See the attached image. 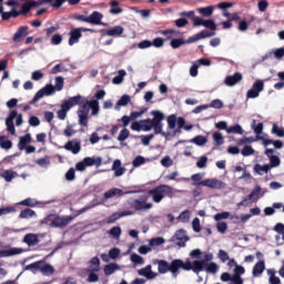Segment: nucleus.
Segmentation results:
<instances>
[{
  "label": "nucleus",
  "mask_w": 284,
  "mask_h": 284,
  "mask_svg": "<svg viewBox=\"0 0 284 284\" xmlns=\"http://www.w3.org/2000/svg\"><path fill=\"white\" fill-rule=\"evenodd\" d=\"M254 172L256 174H260V176H263V172L265 174H267V172H270V164H264V165L255 164L254 165Z\"/></svg>",
  "instance_id": "obj_37"
},
{
  "label": "nucleus",
  "mask_w": 284,
  "mask_h": 284,
  "mask_svg": "<svg viewBox=\"0 0 284 284\" xmlns=\"http://www.w3.org/2000/svg\"><path fill=\"white\" fill-rule=\"evenodd\" d=\"M209 108H213L214 110H221L223 108V101L215 99L210 103Z\"/></svg>",
  "instance_id": "obj_64"
},
{
  "label": "nucleus",
  "mask_w": 284,
  "mask_h": 284,
  "mask_svg": "<svg viewBox=\"0 0 284 284\" xmlns=\"http://www.w3.org/2000/svg\"><path fill=\"white\" fill-rule=\"evenodd\" d=\"M125 74H128L125 72V70H120L118 72V75H115L113 79H112V83L113 85H121V83H123V79L125 78Z\"/></svg>",
  "instance_id": "obj_38"
},
{
  "label": "nucleus",
  "mask_w": 284,
  "mask_h": 284,
  "mask_svg": "<svg viewBox=\"0 0 284 284\" xmlns=\"http://www.w3.org/2000/svg\"><path fill=\"white\" fill-rule=\"evenodd\" d=\"M64 176L67 181H74V179H77V171L74 168H71L67 171Z\"/></svg>",
  "instance_id": "obj_62"
},
{
  "label": "nucleus",
  "mask_w": 284,
  "mask_h": 284,
  "mask_svg": "<svg viewBox=\"0 0 284 284\" xmlns=\"http://www.w3.org/2000/svg\"><path fill=\"white\" fill-rule=\"evenodd\" d=\"M200 262H204L203 270H205V272H207L209 274H216V272H219L217 263H214V262L207 263L203 260H200Z\"/></svg>",
  "instance_id": "obj_26"
},
{
  "label": "nucleus",
  "mask_w": 284,
  "mask_h": 284,
  "mask_svg": "<svg viewBox=\"0 0 284 284\" xmlns=\"http://www.w3.org/2000/svg\"><path fill=\"white\" fill-rule=\"evenodd\" d=\"M270 159V169L271 168H278V165H281V158H278L277 155H272L268 158Z\"/></svg>",
  "instance_id": "obj_57"
},
{
  "label": "nucleus",
  "mask_w": 284,
  "mask_h": 284,
  "mask_svg": "<svg viewBox=\"0 0 284 284\" xmlns=\"http://www.w3.org/2000/svg\"><path fill=\"white\" fill-rule=\"evenodd\" d=\"M197 12L202 14V17H212L214 14V7H204V8H199Z\"/></svg>",
  "instance_id": "obj_41"
},
{
  "label": "nucleus",
  "mask_w": 284,
  "mask_h": 284,
  "mask_svg": "<svg viewBox=\"0 0 284 284\" xmlns=\"http://www.w3.org/2000/svg\"><path fill=\"white\" fill-rule=\"evenodd\" d=\"M18 205H24L26 207H34L37 205V201L32 197H28L18 203Z\"/></svg>",
  "instance_id": "obj_54"
},
{
  "label": "nucleus",
  "mask_w": 284,
  "mask_h": 284,
  "mask_svg": "<svg viewBox=\"0 0 284 284\" xmlns=\"http://www.w3.org/2000/svg\"><path fill=\"white\" fill-rule=\"evenodd\" d=\"M129 138H130V130L123 129L118 136V141H120V143H123V141H125Z\"/></svg>",
  "instance_id": "obj_61"
},
{
  "label": "nucleus",
  "mask_w": 284,
  "mask_h": 284,
  "mask_svg": "<svg viewBox=\"0 0 284 284\" xmlns=\"http://www.w3.org/2000/svg\"><path fill=\"white\" fill-rule=\"evenodd\" d=\"M130 101H132V99L130 98V95L124 94L121 97V99L116 102L115 108H125V105H128V103H130Z\"/></svg>",
  "instance_id": "obj_44"
},
{
  "label": "nucleus",
  "mask_w": 284,
  "mask_h": 284,
  "mask_svg": "<svg viewBox=\"0 0 284 284\" xmlns=\"http://www.w3.org/2000/svg\"><path fill=\"white\" fill-rule=\"evenodd\" d=\"M151 116L153 119H145L144 123H148L145 130L154 129V134H161L168 138V133L163 132V121L165 120V114L159 110L151 111Z\"/></svg>",
  "instance_id": "obj_1"
},
{
  "label": "nucleus",
  "mask_w": 284,
  "mask_h": 284,
  "mask_svg": "<svg viewBox=\"0 0 284 284\" xmlns=\"http://www.w3.org/2000/svg\"><path fill=\"white\" fill-rule=\"evenodd\" d=\"M78 114H90V101L84 100L80 103Z\"/></svg>",
  "instance_id": "obj_34"
},
{
  "label": "nucleus",
  "mask_w": 284,
  "mask_h": 284,
  "mask_svg": "<svg viewBox=\"0 0 284 284\" xmlns=\"http://www.w3.org/2000/svg\"><path fill=\"white\" fill-rule=\"evenodd\" d=\"M132 214H134V212H132V211H123V212L113 213L109 217V223H114V221H119V219H123V216H132Z\"/></svg>",
  "instance_id": "obj_29"
},
{
  "label": "nucleus",
  "mask_w": 284,
  "mask_h": 284,
  "mask_svg": "<svg viewBox=\"0 0 284 284\" xmlns=\"http://www.w3.org/2000/svg\"><path fill=\"white\" fill-rule=\"evenodd\" d=\"M37 6H39V2L37 1H27L22 4L21 10H20V14H28V12H30V10H32V8H37Z\"/></svg>",
  "instance_id": "obj_28"
},
{
  "label": "nucleus",
  "mask_w": 284,
  "mask_h": 284,
  "mask_svg": "<svg viewBox=\"0 0 284 284\" xmlns=\"http://www.w3.org/2000/svg\"><path fill=\"white\" fill-rule=\"evenodd\" d=\"M156 263L159 274H168V272H171L173 278H176V270L174 268L175 260L171 263L165 260H158Z\"/></svg>",
  "instance_id": "obj_6"
},
{
  "label": "nucleus",
  "mask_w": 284,
  "mask_h": 284,
  "mask_svg": "<svg viewBox=\"0 0 284 284\" xmlns=\"http://www.w3.org/2000/svg\"><path fill=\"white\" fill-rule=\"evenodd\" d=\"M133 168H141V165H145V158L143 155H138L132 162Z\"/></svg>",
  "instance_id": "obj_55"
},
{
  "label": "nucleus",
  "mask_w": 284,
  "mask_h": 284,
  "mask_svg": "<svg viewBox=\"0 0 284 284\" xmlns=\"http://www.w3.org/2000/svg\"><path fill=\"white\" fill-rule=\"evenodd\" d=\"M254 149L250 145H245L242 151H241V154L242 156H252V154H254Z\"/></svg>",
  "instance_id": "obj_63"
},
{
  "label": "nucleus",
  "mask_w": 284,
  "mask_h": 284,
  "mask_svg": "<svg viewBox=\"0 0 284 284\" xmlns=\"http://www.w3.org/2000/svg\"><path fill=\"white\" fill-rule=\"evenodd\" d=\"M191 143H194V145H205V143H207V138L203 135H196L191 140Z\"/></svg>",
  "instance_id": "obj_49"
},
{
  "label": "nucleus",
  "mask_w": 284,
  "mask_h": 284,
  "mask_svg": "<svg viewBox=\"0 0 284 284\" xmlns=\"http://www.w3.org/2000/svg\"><path fill=\"white\" fill-rule=\"evenodd\" d=\"M148 195H142L139 199H135L131 202V207H134L136 212H143L146 210H152L154 204L148 203Z\"/></svg>",
  "instance_id": "obj_5"
},
{
  "label": "nucleus",
  "mask_w": 284,
  "mask_h": 284,
  "mask_svg": "<svg viewBox=\"0 0 284 284\" xmlns=\"http://www.w3.org/2000/svg\"><path fill=\"white\" fill-rule=\"evenodd\" d=\"M29 143H32V134L27 133L24 136H20L18 142L19 150H26Z\"/></svg>",
  "instance_id": "obj_25"
},
{
  "label": "nucleus",
  "mask_w": 284,
  "mask_h": 284,
  "mask_svg": "<svg viewBox=\"0 0 284 284\" xmlns=\"http://www.w3.org/2000/svg\"><path fill=\"white\" fill-rule=\"evenodd\" d=\"M215 36H216V32L214 31L202 30L199 33L190 37L186 43H196V41H201V39H210V37H215Z\"/></svg>",
  "instance_id": "obj_13"
},
{
  "label": "nucleus",
  "mask_w": 284,
  "mask_h": 284,
  "mask_svg": "<svg viewBox=\"0 0 284 284\" xmlns=\"http://www.w3.org/2000/svg\"><path fill=\"white\" fill-rule=\"evenodd\" d=\"M23 248H10V250H0V258H8L10 256H17V254H22Z\"/></svg>",
  "instance_id": "obj_22"
},
{
  "label": "nucleus",
  "mask_w": 284,
  "mask_h": 284,
  "mask_svg": "<svg viewBox=\"0 0 284 284\" xmlns=\"http://www.w3.org/2000/svg\"><path fill=\"white\" fill-rule=\"evenodd\" d=\"M256 18L255 17H251L250 20H240L239 26H237V30H240V32H247L248 28H250V23H252V21H255Z\"/></svg>",
  "instance_id": "obj_32"
},
{
  "label": "nucleus",
  "mask_w": 284,
  "mask_h": 284,
  "mask_svg": "<svg viewBox=\"0 0 284 284\" xmlns=\"http://www.w3.org/2000/svg\"><path fill=\"white\" fill-rule=\"evenodd\" d=\"M54 92H57L54 85L47 84L34 94L33 99L29 103L30 105H34V103H37L40 99H43L44 97H52Z\"/></svg>",
  "instance_id": "obj_8"
},
{
  "label": "nucleus",
  "mask_w": 284,
  "mask_h": 284,
  "mask_svg": "<svg viewBox=\"0 0 284 284\" xmlns=\"http://www.w3.org/2000/svg\"><path fill=\"white\" fill-rule=\"evenodd\" d=\"M227 134H243V126L235 124L226 129Z\"/></svg>",
  "instance_id": "obj_45"
},
{
  "label": "nucleus",
  "mask_w": 284,
  "mask_h": 284,
  "mask_svg": "<svg viewBox=\"0 0 284 284\" xmlns=\"http://www.w3.org/2000/svg\"><path fill=\"white\" fill-rule=\"evenodd\" d=\"M116 270H119V264L116 263L106 264L104 266V274L105 276H112V273L116 272Z\"/></svg>",
  "instance_id": "obj_39"
},
{
  "label": "nucleus",
  "mask_w": 284,
  "mask_h": 284,
  "mask_svg": "<svg viewBox=\"0 0 284 284\" xmlns=\"http://www.w3.org/2000/svg\"><path fill=\"white\" fill-rule=\"evenodd\" d=\"M189 241L190 237L187 236V233L183 229L178 230L175 234L171 237V243H175L178 247H185Z\"/></svg>",
  "instance_id": "obj_9"
},
{
  "label": "nucleus",
  "mask_w": 284,
  "mask_h": 284,
  "mask_svg": "<svg viewBox=\"0 0 284 284\" xmlns=\"http://www.w3.org/2000/svg\"><path fill=\"white\" fill-rule=\"evenodd\" d=\"M23 243L29 247H34V245H39V237L34 233H28L23 237Z\"/></svg>",
  "instance_id": "obj_23"
},
{
  "label": "nucleus",
  "mask_w": 284,
  "mask_h": 284,
  "mask_svg": "<svg viewBox=\"0 0 284 284\" xmlns=\"http://www.w3.org/2000/svg\"><path fill=\"white\" fill-rule=\"evenodd\" d=\"M265 272V261H260L253 266V276H261Z\"/></svg>",
  "instance_id": "obj_33"
},
{
  "label": "nucleus",
  "mask_w": 284,
  "mask_h": 284,
  "mask_svg": "<svg viewBox=\"0 0 284 284\" xmlns=\"http://www.w3.org/2000/svg\"><path fill=\"white\" fill-rule=\"evenodd\" d=\"M89 110L92 111L93 116H97L99 114V100L89 101Z\"/></svg>",
  "instance_id": "obj_46"
},
{
  "label": "nucleus",
  "mask_w": 284,
  "mask_h": 284,
  "mask_svg": "<svg viewBox=\"0 0 284 284\" xmlns=\"http://www.w3.org/2000/svg\"><path fill=\"white\" fill-rule=\"evenodd\" d=\"M79 116V125H83V128H88V116L90 113H78Z\"/></svg>",
  "instance_id": "obj_50"
},
{
  "label": "nucleus",
  "mask_w": 284,
  "mask_h": 284,
  "mask_svg": "<svg viewBox=\"0 0 284 284\" xmlns=\"http://www.w3.org/2000/svg\"><path fill=\"white\" fill-rule=\"evenodd\" d=\"M203 265H205V262L193 261L191 262L187 260L186 262H183V260H175V264H173V267L175 270V276H179V271L184 270L185 272H194V274H199L200 272H203Z\"/></svg>",
  "instance_id": "obj_3"
},
{
  "label": "nucleus",
  "mask_w": 284,
  "mask_h": 284,
  "mask_svg": "<svg viewBox=\"0 0 284 284\" xmlns=\"http://www.w3.org/2000/svg\"><path fill=\"white\" fill-rule=\"evenodd\" d=\"M68 112H70V109L62 103L61 110L58 111V119H60V121H65L68 118Z\"/></svg>",
  "instance_id": "obj_43"
},
{
  "label": "nucleus",
  "mask_w": 284,
  "mask_h": 284,
  "mask_svg": "<svg viewBox=\"0 0 284 284\" xmlns=\"http://www.w3.org/2000/svg\"><path fill=\"white\" fill-rule=\"evenodd\" d=\"M42 263L43 261L31 263L26 266V270H31L32 272L39 270V272H41L44 276H52V274H54V266L50 264H44L43 266H41Z\"/></svg>",
  "instance_id": "obj_4"
},
{
  "label": "nucleus",
  "mask_w": 284,
  "mask_h": 284,
  "mask_svg": "<svg viewBox=\"0 0 284 284\" xmlns=\"http://www.w3.org/2000/svg\"><path fill=\"white\" fill-rule=\"evenodd\" d=\"M148 194L152 197L153 203H161L163 199H172V196H174V191L170 185L160 184L149 190Z\"/></svg>",
  "instance_id": "obj_2"
},
{
  "label": "nucleus",
  "mask_w": 284,
  "mask_h": 284,
  "mask_svg": "<svg viewBox=\"0 0 284 284\" xmlns=\"http://www.w3.org/2000/svg\"><path fill=\"white\" fill-rule=\"evenodd\" d=\"M213 141H214V145H216V148H219V145H223V143H225V140L223 139V133L215 131L213 133Z\"/></svg>",
  "instance_id": "obj_40"
},
{
  "label": "nucleus",
  "mask_w": 284,
  "mask_h": 284,
  "mask_svg": "<svg viewBox=\"0 0 284 284\" xmlns=\"http://www.w3.org/2000/svg\"><path fill=\"white\" fill-rule=\"evenodd\" d=\"M194 185H202L203 187H210L211 190H223V187H225V183L219 179H206L196 182Z\"/></svg>",
  "instance_id": "obj_10"
},
{
  "label": "nucleus",
  "mask_w": 284,
  "mask_h": 284,
  "mask_svg": "<svg viewBox=\"0 0 284 284\" xmlns=\"http://www.w3.org/2000/svg\"><path fill=\"white\" fill-rule=\"evenodd\" d=\"M123 32H124L123 27H121V26H115V27H113V28H111V29H108V30L105 31V36H106V37H121V34H123Z\"/></svg>",
  "instance_id": "obj_27"
},
{
  "label": "nucleus",
  "mask_w": 284,
  "mask_h": 284,
  "mask_svg": "<svg viewBox=\"0 0 284 284\" xmlns=\"http://www.w3.org/2000/svg\"><path fill=\"white\" fill-rule=\"evenodd\" d=\"M72 221H74V216L69 215V216H55L52 221L50 226L51 227H65L68 225H70V223H72Z\"/></svg>",
  "instance_id": "obj_12"
},
{
  "label": "nucleus",
  "mask_w": 284,
  "mask_h": 284,
  "mask_svg": "<svg viewBox=\"0 0 284 284\" xmlns=\"http://www.w3.org/2000/svg\"><path fill=\"white\" fill-rule=\"evenodd\" d=\"M64 80L63 77L55 78V85L53 87L57 92H61L63 90Z\"/></svg>",
  "instance_id": "obj_56"
},
{
  "label": "nucleus",
  "mask_w": 284,
  "mask_h": 284,
  "mask_svg": "<svg viewBox=\"0 0 284 284\" xmlns=\"http://www.w3.org/2000/svg\"><path fill=\"white\" fill-rule=\"evenodd\" d=\"M18 114L19 112H17V110H12L6 119L7 130L12 135L17 134V129H14V119H17Z\"/></svg>",
  "instance_id": "obj_14"
},
{
  "label": "nucleus",
  "mask_w": 284,
  "mask_h": 284,
  "mask_svg": "<svg viewBox=\"0 0 284 284\" xmlns=\"http://www.w3.org/2000/svg\"><path fill=\"white\" fill-rule=\"evenodd\" d=\"M149 124L145 122V120H141L135 121L131 124V130H133V132H150L151 129H145V126H148Z\"/></svg>",
  "instance_id": "obj_24"
},
{
  "label": "nucleus",
  "mask_w": 284,
  "mask_h": 284,
  "mask_svg": "<svg viewBox=\"0 0 284 284\" xmlns=\"http://www.w3.org/2000/svg\"><path fill=\"white\" fill-rule=\"evenodd\" d=\"M82 99H83V97H81V95H74V97L70 98L69 100H65L63 102V104L70 110L71 108H74V105H79V103H81Z\"/></svg>",
  "instance_id": "obj_30"
},
{
  "label": "nucleus",
  "mask_w": 284,
  "mask_h": 284,
  "mask_svg": "<svg viewBox=\"0 0 284 284\" xmlns=\"http://www.w3.org/2000/svg\"><path fill=\"white\" fill-rule=\"evenodd\" d=\"M265 88V82L263 80H257L253 83V87L247 91V99H257L258 94L263 92Z\"/></svg>",
  "instance_id": "obj_11"
},
{
  "label": "nucleus",
  "mask_w": 284,
  "mask_h": 284,
  "mask_svg": "<svg viewBox=\"0 0 284 284\" xmlns=\"http://www.w3.org/2000/svg\"><path fill=\"white\" fill-rule=\"evenodd\" d=\"M36 163L40 168H45L47 165H50V158L45 155L44 158L36 160Z\"/></svg>",
  "instance_id": "obj_60"
},
{
  "label": "nucleus",
  "mask_w": 284,
  "mask_h": 284,
  "mask_svg": "<svg viewBox=\"0 0 284 284\" xmlns=\"http://www.w3.org/2000/svg\"><path fill=\"white\" fill-rule=\"evenodd\" d=\"M110 6V14H121V12H123V8L119 7V1L112 0Z\"/></svg>",
  "instance_id": "obj_36"
},
{
  "label": "nucleus",
  "mask_w": 284,
  "mask_h": 284,
  "mask_svg": "<svg viewBox=\"0 0 284 284\" xmlns=\"http://www.w3.org/2000/svg\"><path fill=\"white\" fill-rule=\"evenodd\" d=\"M84 165L87 168H92V165H95V168H101L102 163H103V158L98 156V158H84Z\"/></svg>",
  "instance_id": "obj_21"
},
{
  "label": "nucleus",
  "mask_w": 284,
  "mask_h": 284,
  "mask_svg": "<svg viewBox=\"0 0 284 284\" xmlns=\"http://www.w3.org/2000/svg\"><path fill=\"white\" fill-rule=\"evenodd\" d=\"M44 3H51L52 8H61L68 0H42Z\"/></svg>",
  "instance_id": "obj_59"
},
{
  "label": "nucleus",
  "mask_w": 284,
  "mask_h": 284,
  "mask_svg": "<svg viewBox=\"0 0 284 284\" xmlns=\"http://www.w3.org/2000/svg\"><path fill=\"white\" fill-rule=\"evenodd\" d=\"M94 272H99V268H92V271L89 273V276H88V282L89 283L99 282V275Z\"/></svg>",
  "instance_id": "obj_53"
},
{
  "label": "nucleus",
  "mask_w": 284,
  "mask_h": 284,
  "mask_svg": "<svg viewBox=\"0 0 284 284\" xmlns=\"http://www.w3.org/2000/svg\"><path fill=\"white\" fill-rule=\"evenodd\" d=\"M32 216H37V212L32 209H24L20 212L19 219H32Z\"/></svg>",
  "instance_id": "obj_42"
},
{
  "label": "nucleus",
  "mask_w": 284,
  "mask_h": 284,
  "mask_svg": "<svg viewBox=\"0 0 284 284\" xmlns=\"http://www.w3.org/2000/svg\"><path fill=\"white\" fill-rule=\"evenodd\" d=\"M104 199H114V196H123V190L113 187L103 194Z\"/></svg>",
  "instance_id": "obj_31"
},
{
  "label": "nucleus",
  "mask_w": 284,
  "mask_h": 284,
  "mask_svg": "<svg viewBox=\"0 0 284 284\" xmlns=\"http://www.w3.org/2000/svg\"><path fill=\"white\" fill-rule=\"evenodd\" d=\"M0 176L4 179L7 183H11L12 179H14V172L7 170L2 174H0Z\"/></svg>",
  "instance_id": "obj_58"
},
{
  "label": "nucleus",
  "mask_w": 284,
  "mask_h": 284,
  "mask_svg": "<svg viewBox=\"0 0 284 284\" xmlns=\"http://www.w3.org/2000/svg\"><path fill=\"white\" fill-rule=\"evenodd\" d=\"M88 19L91 26H103V13L99 11H93L90 16H88Z\"/></svg>",
  "instance_id": "obj_18"
},
{
  "label": "nucleus",
  "mask_w": 284,
  "mask_h": 284,
  "mask_svg": "<svg viewBox=\"0 0 284 284\" xmlns=\"http://www.w3.org/2000/svg\"><path fill=\"white\" fill-rule=\"evenodd\" d=\"M261 186H255L253 189V191L247 195V197H245L244 200H242V203H244V205H247V201H252V199H254V196H258L261 194Z\"/></svg>",
  "instance_id": "obj_35"
},
{
  "label": "nucleus",
  "mask_w": 284,
  "mask_h": 284,
  "mask_svg": "<svg viewBox=\"0 0 284 284\" xmlns=\"http://www.w3.org/2000/svg\"><path fill=\"white\" fill-rule=\"evenodd\" d=\"M185 43H187V41L183 39H172L170 45L173 50H179V48H181V45H185Z\"/></svg>",
  "instance_id": "obj_47"
},
{
  "label": "nucleus",
  "mask_w": 284,
  "mask_h": 284,
  "mask_svg": "<svg viewBox=\"0 0 284 284\" xmlns=\"http://www.w3.org/2000/svg\"><path fill=\"white\" fill-rule=\"evenodd\" d=\"M28 30H30L28 26L20 27L13 34L12 40L16 41V43H21L29 34Z\"/></svg>",
  "instance_id": "obj_16"
},
{
  "label": "nucleus",
  "mask_w": 284,
  "mask_h": 284,
  "mask_svg": "<svg viewBox=\"0 0 284 284\" xmlns=\"http://www.w3.org/2000/svg\"><path fill=\"white\" fill-rule=\"evenodd\" d=\"M82 32H95L94 29H88V28H75L72 29L69 32V45H74V43H79V40L81 39V37H83Z\"/></svg>",
  "instance_id": "obj_7"
},
{
  "label": "nucleus",
  "mask_w": 284,
  "mask_h": 284,
  "mask_svg": "<svg viewBox=\"0 0 284 284\" xmlns=\"http://www.w3.org/2000/svg\"><path fill=\"white\" fill-rule=\"evenodd\" d=\"M121 160H114L111 170L114 172V176H123L126 172L125 166H121Z\"/></svg>",
  "instance_id": "obj_20"
},
{
  "label": "nucleus",
  "mask_w": 284,
  "mask_h": 284,
  "mask_svg": "<svg viewBox=\"0 0 284 284\" xmlns=\"http://www.w3.org/2000/svg\"><path fill=\"white\" fill-rule=\"evenodd\" d=\"M166 121H168L169 130H174V128H176V123H178L176 114L169 115Z\"/></svg>",
  "instance_id": "obj_48"
},
{
  "label": "nucleus",
  "mask_w": 284,
  "mask_h": 284,
  "mask_svg": "<svg viewBox=\"0 0 284 284\" xmlns=\"http://www.w3.org/2000/svg\"><path fill=\"white\" fill-rule=\"evenodd\" d=\"M163 243H165V239H163V237H153V239L150 240L149 245L151 247H156L159 245H163Z\"/></svg>",
  "instance_id": "obj_52"
},
{
  "label": "nucleus",
  "mask_w": 284,
  "mask_h": 284,
  "mask_svg": "<svg viewBox=\"0 0 284 284\" xmlns=\"http://www.w3.org/2000/svg\"><path fill=\"white\" fill-rule=\"evenodd\" d=\"M138 274L140 276H145V278H148L149 281H152V278H156V276H159V274L152 272V265H146L145 267L141 268L138 271Z\"/></svg>",
  "instance_id": "obj_19"
},
{
  "label": "nucleus",
  "mask_w": 284,
  "mask_h": 284,
  "mask_svg": "<svg viewBox=\"0 0 284 284\" xmlns=\"http://www.w3.org/2000/svg\"><path fill=\"white\" fill-rule=\"evenodd\" d=\"M243 81V73L235 72L233 75H227L224 80V83L229 88H234V85H237V83H241Z\"/></svg>",
  "instance_id": "obj_15"
},
{
  "label": "nucleus",
  "mask_w": 284,
  "mask_h": 284,
  "mask_svg": "<svg viewBox=\"0 0 284 284\" xmlns=\"http://www.w3.org/2000/svg\"><path fill=\"white\" fill-rule=\"evenodd\" d=\"M272 134H275L276 136L283 138L284 136V129L280 128L278 124L273 123L272 126Z\"/></svg>",
  "instance_id": "obj_51"
},
{
  "label": "nucleus",
  "mask_w": 284,
  "mask_h": 284,
  "mask_svg": "<svg viewBox=\"0 0 284 284\" xmlns=\"http://www.w3.org/2000/svg\"><path fill=\"white\" fill-rule=\"evenodd\" d=\"M64 150L72 152V154H79V152H81V141L77 139L68 141L64 144Z\"/></svg>",
  "instance_id": "obj_17"
}]
</instances>
